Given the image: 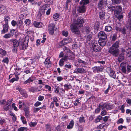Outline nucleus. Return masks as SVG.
<instances>
[{
    "mask_svg": "<svg viewBox=\"0 0 131 131\" xmlns=\"http://www.w3.org/2000/svg\"><path fill=\"white\" fill-rule=\"evenodd\" d=\"M23 23L21 20H19L17 21V28L21 30H23L24 29V27L23 25Z\"/></svg>",
    "mask_w": 131,
    "mask_h": 131,
    "instance_id": "obj_13",
    "label": "nucleus"
},
{
    "mask_svg": "<svg viewBox=\"0 0 131 131\" xmlns=\"http://www.w3.org/2000/svg\"><path fill=\"white\" fill-rule=\"evenodd\" d=\"M92 35L93 34L91 33L87 35L85 37L87 41H89L91 40Z\"/></svg>",
    "mask_w": 131,
    "mask_h": 131,
    "instance_id": "obj_29",
    "label": "nucleus"
},
{
    "mask_svg": "<svg viewBox=\"0 0 131 131\" xmlns=\"http://www.w3.org/2000/svg\"><path fill=\"white\" fill-rule=\"evenodd\" d=\"M114 106H115L114 104L106 103L104 108L107 110H110L113 109Z\"/></svg>",
    "mask_w": 131,
    "mask_h": 131,
    "instance_id": "obj_21",
    "label": "nucleus"
},
{
    "mask_svg": "<svg viewBox=\"0 0 131 131\" xmlns=\"http://www.w3.org/2000/svg\"><path fill=\"white\" fill-rule=\"evenodd\" d=\"M3 37L6 39H9L12 37L8 33L5 34V35L3 36Z\"/></svg>",
    "mask_w": 131,
    "mask_h": 131,
    "instance_id": "obj_41",
    "label": "nucleus"
},
{
    "mask_svg": "<svg viewBox=\"0 0 131 131\" xmlns=\"http://www.w3.org/2000/svg\"><path fill=\"white\" fill-rule=\"evenodd\" d=\"M71 65L70 64H66L64 66V68L66 70H68L69 69L71 68Z\"/></svg>",
    "mask_w": 131,
    "mask_h": 131,
    "instance_id": "obj_60",
    "label": "nucleus"
},
{
    "mask_svg": "<svg viewBox=\"0 0 131 131\" xmlns=\"http://www.w3.org/2000/svg\"><path fill=\"white\" fill-rule=\"evenodd\" d=\"M6 123L5 120L4 119H0V125H2Z\"/></svg>",
    "mask_w": 131,
    "mask_h": 131,
    "instance_id": "obj_57",
    "label": "nucleus"
},
{
    "mask_svg": "<svg viewBox=\"0 0 131 131\" xmlns=\"http://www.w3.org/2000/svg\"><path fill=\"white\" fill-rule=\"evenodd\" d=\"M74 124V121L73 120H71L69 123V124L67 125V128L68 129H72Z\"/></svg>",
    "mask_w": 131,
    "mask_h": 131,
    "instance_id": "obj_25",
    "label": "nucleus"
},
{
    "mask_svg": "<svg viewBox=\"0 0 131 131\" xmlns=\"http://www.w3.org/2000/svg\"><path fill=\"white\" fill-rule=\"evenodd\" d=\"M68 40L67 39H64L60 42L59 43L60 46H62L69 43Z\"/></svg>",
    "mask_w": 131,
    "mask_h": 131,
    "instance_id": "obj_30",
    "label": "nucleus"
},
{
    "mask_svg": "<svg viewBox=\"0 0 131 131\" xmlns=\"http://www.w3.org/2000/svg\"><path fill=\"white\" fill-rule=\"evenodd\" d=\"M71 54L69 56L65 55L64 57H66L67 58V61L68 60H73L75 58V56L72 52L71 53Z\"/></svg>",
    "mask_w": 131,
    "mask_h": 131,
    "instance_id": "obj_20",
    "label": "nucleus"
},
{
    "mask_svg": "<svg viewBox=\"0 0 131 131\" xmlns=\"http://www.w3.org/2000/svg\"><path fill=\"white\" fill-rule=\"evenodd\" d=\"M11 107V106L10 105H9L8 106H5L3 107V109L4 110L7 111L8 110L9 108Z\"/></svg>",
    "mask_w": 131,
    "mask_h": 131,
    "instance_id": "obj_54",
    "label": "nucleus"
},
{
    "mask_svg": "<svg viewBox=\"0 0 131 131\" xmlns=\"http://www.w3.org/2000/svg\"><path fill=\"white\" fill-rule=\"evenodd\" d=\"M112 2L115 4H118L121 2L120 0H112Z\"/></svg>",
    "mask_w": 131,
    "mask_h": 131,
    "instance_id": "obj_61",
    "label": "nucleus"
},
{
    "mask_svg": "<svg viewBox=\"0 0 131 131\" xmlns=\"http://www.w3.org/2000/svg\"><path fill=\"white\" fill-rule=\"evenodd\" d=\"M46 126V131H51V128L50 125L47 124Z\"/></svg>",
    "mask_w": 131,
    "mask_h": 131,
    "instance_id": "obj_39",
    "label": "nucleus"
},
{
    "mask_svg": "<svg viewBox=\"0 0 131 131\" xmlns=\"http://www.w3.org/2000/svg\"><path fill=\"white\" fill-rule=\"evenodd\" d=\"M29 91L31 92L34 93L36 92L35 88L34 87H32L29 89Z\"/></svg>",
    "mask_w": 131,
    "mask_h": 131,
    "instance_id": "obj_55",
    "label": "nucleus"
},
{
    "mask_svg": "<svg viewBox=\"0 0 131 131\" xmlns=\"http://www.w3.org/2000/svg\"><path fill=\"white\" fill-rule=\"evenodd\" d=\"M55 25L53 23H51L48 26L49 32L50 34L53 35L54 33Z\"/></svg>",
    "mask_w": 131,
    "mask_h": 131,
    "instance_id": "obj_7",
    "label": "nucleus"
},
{
    "mask_svg": "<svg viewBox=\"0 0 131 131\" xmlns=\"http://www.w3.org/2000/svg\"><path fill=\"white\" fill-rule=\"evenodd\" d=\"M108 70H109L108 71L109 73L110 76L114 79L116 78V76L115 72L113 70H112L111 68H108Z\"/></svg>",
    "mask_w": 131,
    "mask_h": 131,
    "instance_id": "obj_15",
    "label": "nucleus"
},
{
    "mask_svg": "<svg viewBox=\"0 0 131 131\" xmlns=\"http://www.w3.org/2000/svg\"><path fill=\"white\" fill-rule=\"evenodd\" d=\"M10 19V17L8 16H5L4 17V21L5 22V24H8V20Z\"/></svg>",
    "mask_w": 131,
    "mask_h": 131,
    "instance_id": "obj_36",
    "label": "nucleus"
},
{
    "mask_svg": "<svg viewBox=\"0 0 131 131\" xmlns=\"http://www.w3.org/2000/svg\"><path fill=\"white\" fill-rule=\"evenodd\" d=\"M107 114V113L106 111L104 110L101 112V115L102 116H103Z\"/></svg>",
    "mask_w": 131,
    "mask_h": 131,
    "instance_id": "obj_58",
    "label": "nucleus"
},
{
    "mask_svg": "<svg viewBox=\"0 0 131 131\" xmlns=\"http://www.w3.org/2000/svg\"><path fill=\"white\" fill-rule=\"evenodd\" d=\"M121 53L118 57V60L119 61L122 60L124 59V55L125 54V49L123 48H122L121 49Z\"/></svg>",
    "mask_w": 131,
    "mask_h": 131,
    "instance_id": "obj_19",
    "label": "nucleus"
},
{
    "mask_svg": "<svg viewBox=\"0 0 131 131\" xmlns=\"http://www.w3.org/2000/svg\"><path fill=\"white\" fill-rule=\"evenodd\" d=\"M71 30L72 32L75 34L77 36L80 35V31L79 30L77 25L74 24H72L70 26Z\"/></svg>",
    "mask_w": 131,
    "mask_h": 131,
    "instance_id": "obj_3",
    "label": "nucleus"
},
{
    "mask_svg": "<svg viewBox=\"0 0 131 131\" xmlns=\"http://www.w3.org/2000/svg\"><path fill=\"white\" fill-rule=\"evenodd\" d=\"M16 89L19 91L20 93L23 95V97H26L28 96L27 92L19 86H17Z\"/></svg>",
    "mask_w": 131,
    "mask_h": 131,
    "instance_id": "obj_5",
    "label": "nucleus"
},
{
    "mask_svg": "<svg viewBox=\"0 0 131 131\" xmlns=\"http://www.w3.org/2000/svg\"><path fill=\"white\" fill-rule=\"evenodd\" d=\"M67 61V58L66 57L64 56L60 60L59 63V65L60 66H63L64 65V62Z\"/></svg>",
    "mask_w": 131,
    "mask_h": 131,
    "instance_id": "obj_17",
    "label": "nucleus"
},
{
    "mask_svg": "<svg viewBox=\"0 0 131 131\" xmlns=\"http://www.w3.org/2000/svg\"><path fill=\"white\" fill-rule=\"evenodd\" d=\"M98 36L99 39H106L107 38V35L103 31H100L98 35Z\"/></svg>",
    "mask_w": 131,
    "mask_h": 131,
    "instance_id": "obj_9",
    "label": "nucleus"
},
{
    "mask_svg": "<svg viewBox=\"0 0 131 131\" xmlns=\"http://www.w3.org/2000/svg\"><path fill=\"white\" fill-rule=\"evenodd\" d=\"M2 61L6 64H8L9 62L8 59V58H5L3 59V60H2Z\"/></svg>",
    "mask_w": 131,
    "mask_h": 131,
    "instance_id": "obj_62",
    "label": "nucleus"
},
{
    "mask_svg": "<svg viewBox=\"0 0 131 131\" xmlns=\"http://www.w3.org/2000/svg\"><path fill=\"white\" fill-rule=\"evenodd\" d=\"M81 5L78 7L77 11L81 13H85L86 12V6L84 5Z\"/></svg>",
    "mask_w": 131,
    "mask_h": 131,
    "instance_id": "obj_14",
    "label": "nucleus"
},
{
    "mask_svg": "<svg viewBox=\"0 0 131 131\" xmlns=\"http://www.w3.org/2000/svg\"><path fill=\"white\" fill-rule=\"evenodd\" d=\"M107 3V0H99L98 4L99 8L101 9L106 5Z\"/></svg>",
    "mask_w": 131,
    "mask_h": 131,
    "instance_id": "obj_6",
    "label": "nucleus"
},
{
    "mask_svg": "<svg viewBox=\"0 0 131 131\" xmlns=\"http://www.w3.org/2000/svg\"><path fill=\"white\" fill-rule=\"evenodd\" d=\"M108 9L111 11L113 12H114V11L115 10V6H108Z\"/></svg>",
    "mask_w": 131,
    "mask_h": 131,
    "instance_id": "obj_40",
    "label": "nucleus"
},
{
    "mask_svg": "<svg viewBox=\"0 0 131 131\" xmlns=\"http://www.w3.org/2000/svg\"><path fill=\"white\" fill-rule=\"evenodd\" d=\"M44 64L45 66L47 68L50 67L51 66V64L50 63V61L48 62H45Z\"/></svg>",
    "mask_w": 131,
    "mask_h": 131,
    "instance_id": "obj_38",
    "label": "nucleus"
},
{
    "mask_svg": "<svg viewBox=\"0 0 131 131\" xmlns=\"http://www.w3.org/2000/svg\"><path fill=\"white\" fill-rule=\"evenodd\" d=\"M59 14L58 13H56L53 15V17L54 19H57L59 17Z\"/></svg>",
    "mask_w": 131,
    "mask_h": 131,
    "instance_id": "obj_63",
    "label": "nucleus"
},
{
    "mask_svg": "<svg viewBox=\"0 0 131 131\" xmlns=\"http://www.w3.org/2000/svg\"><path fill=\"white\" fill-rule=\"evenodd\" d=\"M125 53L127 56L131 58V49H127L126 51L125 50Z\"/></svg>",
    "mask_w": 131,
    "mask_h": 131,
    "instance_id": "obj_26",
    "label": "nucleus"
},
{
    "mask_svg": "<svg viewBox=\"0 0 131 131\" xmlns=\"http://www.w3.org/2000/svg\"><path fill=\"white\" fill-rule=\"evenodd\" d=\"M128 20L131 21V10H130L129 12L128 13Z\"/></svg>",
    "mask_w": 131,
    "mask_h": 131,
    "instance_id": "obj_59",
    "label": "nucleus"
},
{
    "mask_svg": "<svg viewBox=\"0 0 131 131\" xmlns=\"http://www.w3.org/2000/svg\"><path fill=\"white\" fill-rule=\"evenodd\" d=\"M24 110L25 112V116L27 118H28L30 116V111L29 108L28 107H25Z\"/></svg>",
    "mask_w": 131,
    "mask_h": 131,
    "instance_id": "obj_18",
    "label": "nucleus"
},
{
    "mask_svg": "<svg viewBox=\"0 0 131 131\" xmlns=\"http://www.w3.org/2000/svg\"><path fill=\"white\" fill-rule=\"evenodd\" d=\"M63 49L64 50V51H65L67 53H71L72 52L68 48L66 47H64L63 48Z\"/></svg>",
    "mask_w": 131,
    "mask_h": 131,
    "instance_id": "obj_48",
    "label": "nucleus"
},
{
    "mask_svg": "<svg viewBox=\"0 0 131 131\" xmlns=\"http://www.w3.org/2000/svg\"><path fill=\"white\" fill-rule=\"evenodd\" d=\"M28 129L27 127H21L18 129V131H27Z\"/></svg>",
    "mask_w": 131,
    "mask_h": 131,
    "instance_id": "obj_37",
    "label": "nucleus"
},
{
    "mask_svg": "<svg viewBox=\"0 0 131 131\" xmlns=\"http://www.w3.org/2000/svg\"><path fill=\"white\" fill-rule=\"evenodd\" d=\"M128 22L127 28L130 31H131V20L128 21Z\"/></svg>",
    "mask_w": 131,
    "mask_h": 131,
    "instance_id": "obj_44",
    "label": "nucleus"
},
{
    "mask_svg": "<svg viewBox=\"0 0 131 131\" xmlns=\"http://www.w3.org/2000/svg\"><path fill=\"white\" fill-rule=\"evenodd\" d=\"M10 42H11V44L12 45V46L13 47H17L19 45V42L20 45L21 44L20 43V40H19V42L18 40L16 39H11L10 40Z\"/></svg>",
    "mask_w": 131,
    "mask_h": 131,
    "instance_id": "obj_8",
    "label": "nucleus"
},
{
    "mask_svg": "<svg viewBox=\"0 0 131 131\" xmlns=\"http://www.w3.org/2000/svg\"><path fill=\"white\" fill-rule=\"evenodd\" d=\"M89 3V0H81L80 2V5L85 6V5Z\"/></svg>",
    "mask_w": 131,
    "mask_h": 131,
    "instance_id": "obj_28",
    "label": "nucleus"
},
{
    "mask_svg": "<svg viewBox=\"0 0 131 131\" xmlns=\"http://www.w3.org/2000/svg\"><path fill=\"white\" fill-rule=\"evenodd\" d=\"M15 31V29H10L9 33L10 35L12 37L14 35Z\"/></svg>",
    "mask_w": 131,
    "mask_h": 131,
    "instance_id": "obj_45",
    "label": "nucleus"
},
{
    "mask_svg": "<svg viewBox=\"0 0 131 131\" xmlns=\"http://www.w3.org/2000/svg\"><path fill=\"white\" fill-rule=\"evenodd\" d=\"M127 71L128 72L131 71V65H128L127 66Z\"/></svg>",
    "mask_w": 131,
    "mask_h": 131,
    "instance_id": "obj_51",
    "label": "nucleus"
},
{
    "mask_svg": "<svg viewBox=\"0 0 131 131\" xmlns=\"http://www.w3.org/2000/svg\"><path fill=\"white\" fill-rule=\"evenodd\" d=\"M85 72L84 69L83 68H77L76 71L74 72V73H84Z\"/></svg>",
    "mask_w": 131,
    "mask_h": 131,
    "instance_id": "obj_23",
    "label": "nucleus"
},
{
    "mask_svg": "<svg viewBox=\"0 0 131 131\" xmlns=\"http://www.w3.org/2000/svg\"><path fill=\"white\" fill-rule=\"evenodd\" d=\"M64 87L65 88V89L66 90H68L70 89V87H71V85L70 84L67 83L64 85Z\"/></svg>",
    "mask_w": 131,
    "mask_h": 131,
    "instance_id": "obj_42",
    "label": "nucleus"
},
{
    "mask_svg": "<svg viewBox=\"0 0 131 131\" xmlns=\"http://www.w3.org/2000/svg\"><path fill=\"white\" fill-rule=\"evenodd\" d=\"M85 21V19L83 18L79 17L74 21L73 24L77 25L78 27H80L83 26Z\"/></svg>",
    "mask_w": 131,
    "mask_h": 131,
    "instance_id": "obj_4",
    "label": "nucleus"
},
{
    "mask_svg": "<svg viewBox=\"0 0 131 131\" xmlns=\"http://www.w3.org/2000/svg\"><path fill=\"white\" fill-rule=\"evenodd\" d=\"M30 126L31 127H35L37 124L36 122H30L29 123Z\"/></svg>",
    "mask_w": 131,
    "mask_h": 131,
    "instance_id": "obj_47",
    "label": "nucleus"
},
{
    "mask_svg": "<svg viewBox=\"0 0 131 131\" xmlns=\"http://www.w3.org/2000/svg\"><path fill=\"white\" fill-rule=\"evenodd\" d=\"M114 14L117 16L120 14L122 10V8L120 6H115Z\"/></svg>",
    "mask_w": 131,
    "mask_h": 131,
    "instance_id": "obj_12",
    "label": "nucleus"
},
{
    "mask_svg": "<svg viewBox=\"0 0 131 131\" xmlns=\"http://www.w3.org/2000/svg\"><path fill=\"white\" fill-rule=\"evenodd\" d=\"M33 24L35 27L38 28L41 27L43 25L42 23L35 21L34 22Z\"/></svg>",
    "mask_w": 131,
    "mask_h": 131,
    "instance_id": "obj_24",
    "label": "nucleus"
},
{
    "mask_svg": "<svg viewBox=\"0 0 131 131\" xmlns=\"http://www.w3.org/2000/svg\"><path fill=\"white\" fill-rule=\"evenodd\" d=\"M35 78L32 76L29 78L28 79V80H29V83L32 82L33 81L35 80Z\"/></svg>",
    "mask_w": 131,
    "mask_h": 131,
    "instance_id": "obj_50",
    "label": "nucleus"
},
{
    "mask_svg": "<svg viewBox=\"0 0 131 131\" xmlns=\"http://www.w3.org/2000/svg\"><path fill=\"white\" fill-rule=\"evenodd\" d=\"M117 33H115L114 34L112 38V40L113 41H115L117 38Z\"/></svg>",
    "mask_w": 131,
    "mask_h": 131,
    "instance_id": "obj_49",
    "label": "nucleus"
},
{
    "mask_svg": "<svg viewBox=\"0 0 131 131\" xmlns=\"http://www.w3.org/2000/svg\"><path fill=\"white\" fill-rule=\"evenodd\" d=\"M34 36L32 35L30 36L28 35L26 36L24 38L21 39H20V43H21L19 45L20 49L23 50H25L26 49L28 46V43L29 38L31 41H33L34 40Z\"/></svg>",
    "mask_w": 131,
    "mask_h": 131,
    "instance_id": "obj_1",
    "label": "nucleus"
},
{
    "mask_svg": "<svg viewBox=\"0 0 131 131\" xmlns=\"http://www.w3.org/2000/svg\"><path fill=\"white\" fill-rule=\"evenodd\" d=\"M41 103L39 101H37L35 104L34 106L35 107H38L39 105H41Z\"/></svg>",
    "mask_w": 131,
    "mask_h": 131,
    "instance_id": "obj_64",
    "label": "nucleus"
},
{
    "mask_svg": "<svg viewBox=\"0 0 131 131\" xmlns=\"http://www.w3.org/2000/svg\"><path fill=\"white\" fill-rule=\"evenodd\" d=\"M31 21L29 19H26L25 21V23L26 26H29L31 23Z\"/></svg>",
    "mask_w": 131,
    "mask_h": 131,
    "instance_id": "obj_46",
    "label": "nucleus"
},
{
    "mask_svg": "<svg viewBox=\"0 0 131 131\" xmlns=\"http://www.w3.org/2000/svg\"><path fill=\"white\" fill-rule=\"evenodd\" d=\"M106 103H104L103 102L100 103L99 105V108H102V110H103L105 108H104Z\"/></svg>",
    "mask_w": 131,
    "mask_h": 131,
    "instance_id": "obj_35",
    "label": "nucleus"
},
{
    "mask_svg": "<svg viewBox=\"0 0 131 131\" xmlns=\"http://www.w3.org/2000/svg\"><path fill=\"white\" fill-rule=\"evenodd\" d=\"M82 30L83 32H85L86 34H88L90 32V29L88 27H85L82 28Z\"/></svg>",
    "mask_w": 131,
    "mask_h": 131,
    "instance_id": "obj_27",
    "label": "nucleus"
},
{
    "mask_svg": "<svg viewBox=\"0 0 131 131\" xmlns=\"http://www.w3.org/2000/svg\"><path fill=\"white\" fill-rule=\"evenodd\" d=\"M92 50L95 52H99L100 51V48L97 43L94 42L92 44Z\"/></svg>",
    "mask_w": 131,
    "mask_h": 131,
    "instance_id": "obj_10",
    "label": "nucleus"
},
{
    "mask_svg": "<svg viewBox=\"0 0 131 131\" xmlns=\"http://www.w3.org/2000/svg\"><path fill=\"white\" fill-rule=\"evenodd\" d=\"M113 30V28L111 26H106L105 27V30L107 32H109Z\"/></svg>",
    "mask_w": 131,
    "mask_h": 131,
    "instance_id": "obj_31",
    "label": "nucleus"
},
{
    "mask_svg": "<svg viewBox=\"0 0 131 131\" xmlns=\"http://www.w3.org/2000/svg\"><path fill=\"white\" fill-rule=\"evenodd\" d=\"M125 106L124 105H122L120 108V110H121V112L122 113H123L125 112L124 110Z\"/></svg>",
    "mask_w": 131,
    "mask_h": 131,
    "instance_id": "obj_56",
    "label": "nucleus"
},
{
    "mask_svg": "<svg viewBox=\"0 0 131 131\" xmlns=\"http://www.w3.org/2000/svg\"><path fill=\"white\" fill-rule=\"evenodd\" d=\"M85 120L84 119V117H80L79 118V122L80 123L85 122Z\"/></svg>",
    "mask_w": 131,
    "mask_h": 131,
    "instance_id": "obj_43",
    "label": "nucleus"
},
{
    "mask_svg": "<svg viewBox=\"0 0 131 131\" xmlns=\"http://www.w3.org/2000/svg\"><path fill=\"white\" fill-rule=\"evenodd\" d=\"M11 24L12 26L13 27H15L17 25V22L14 20H13L11 21Z\"/></svg>",
    "mask_w": 131,
    "mask_h": 131,
    "instance_id": "obj_52",
    "label": "nucleus"
},
{
    "mask_svg": "<svg viewBox=\"0 0 131 131\" xmlns=\"http://www.w3.org/2000/svg\"><path fill=\"white\" fill-rule=\"evenodd\" d=\"M119 42V41H116L108 49L109 53L115 57H117L119 55V50L118 49Z\"/></svg>",
    "mask_w": 131,
    "mask_h": 131,
    "instance_id": "obj_2",
    "label": "nucleus"
},
{
    "mask_svg": "<svg viewBox=\"0 0 131 131\" xmlns=\"http://www.w3.org/2000/svg\"><path fill=\"white\" fill-rule=\"evenodd\" d=\"M45 88L46 89H47L48 91L50 92L51 91V87L50 86H49V85H46L45 86Z\"/></svg>",
    "mask_w": 131,
    "mask_h": 131,
    "instance_id": "obj_53",
    "label": "nucleus"
},
{
    "mask_svg": "<svg viewBox=\"0 0 131 131\" xmlns=\"http://www.w3.org/2000/svg\"><path fill=\"white\" fill-rule=\"evenodd\" d=\"M78 61L79 63H81V64L82 65V66H85L86 64V63L85 62L83 61L80 59H78Z\"/></svg>",
    "mask_w": 131,
    "mask_h": 131,
    "instance_id": "obj_34",
    "label": "nucleus"
},
{
    "mask_svg": "<svg viewBox=\"0 0 131 131\" xmlns=\"http://www.w3.org/2000/svg\"><path fill=\"white\" fill-rule=\"evenodd\" d=\"M105 39H100L98 41V42L100 46L103 47L104 46L106 43V42L105 40Z\"/></svg>",
    "mask_w": 131,
    "mask_h": 131,
    "instance_id": "obj_22",
    "label": "nucleus"
},
{
    "mask_svg": "<svg viewBox=\"0 0 131 131\" xmlns=\"http://www.w3.org/2000/svg\"><path fill=\"white\" fill-rule=\"evenodd\" d=\"M9 27L8 25L4 24L3 25V29L1 30V34H3L7 32L8 31V27Z\"/></svg>",
    "mask_w": 131,
    "mask_h": 131,
    "instance_id": "obj_16",
    "label": "nucleus"
},
{
    "mask_svg": "<svg viewBox=\"0 0 131 131\" xmlns=\"http://www.w3.org/2000/svg\"><path fill=\"white\" fill-rule=\"evenodd\" d=\"M103 68L100 66H95L92 68L93 72L95 73L102 71L103 70Z\"/></svg>",
    "mask_w": 131,
    "mask_h": 131,
    "instance_id": "obj_11",
    "label": "nucleus"
},
{
    "mask_svg": "<svg viewBox=\"0 0 131 131\" xmlns=\"http://www.w3.org/2000/svg\"><path fill=\"white\" fill-rule=\"evenodd\" d=\"M104 12L103 11H101L99 13V17L101 19H103L104 18Z\"/></svg>",
    "mask_w": 131,
    "mask_h": 131,
    "instance_id": "obj_32",
    "label": "nucleus"
},
{
    "mask_svg": "<svg viewBox=\"0 0 131 131\" xmlns=\"http://www.w3.org/2000/svg\"><path fill=\"white\" fill-rule=\"evenodd\" d=\"M64 126L62 125H60L57 126L56 129L57 131H61V129L63 127L64 128Z\"/></svg>",
    "mask_w": 131,
    "mask_h": 131,
    "instance_id": "obj_33",
    "label": "nucleus"
}]
</instances>
